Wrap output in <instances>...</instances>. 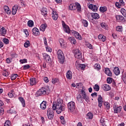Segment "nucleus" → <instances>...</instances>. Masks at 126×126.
I'll list each match as a JSON object with an SVG mask.
<instances>
[{
  "instance_id": "nucleus-24",
  "label": "nucleus",
  "mask_w": 126,
  "mask_h": 126,
  "mask_svg": "<svg viewBox=\"0 0 126 126\" xmlns=\"http://www.w3.org/2000/svg\"><path fill=\"white\" fill-rule=\"evenodd\" d=\"M43 56L44 60H45L46 62H50V60H51V58L50 57L49 55L46 53H44L43 54Z\"/></svg>"
},
{
  "instance_id": "nucleus-54",
  "label": "nucleus",
  "mask_w": 126,
  "mask_h": 126,
  "mask_svg": "<svg viewBox=\"0 0 126 126\" xmlns=\"http://www.w3.org/2000/svg\"><path fill=\"white\" fill-rule=\"evenodd\" d=\"M115 5L117 7H118V8H121V6H122V5L120 4V3H119L118 2H116L115 3Z\"/></svg>"
},
{
  "instance_id": "nucleus-49",
  "label": "nucleus",
  "mask_w": 126,
  "mask_h": 126,
  "mask_svg": "<svg viewBox=\"0 0 126 126\" xmlns=\"http://www.w3.org/2000/svg\"><path fill=\"white\" fill-rule=\"evenodd\" d=\"M20 63H27V59H24L23 60H20Z\"/></svg>"
},
{
  "instance_id": "nucleus-41",
  "label": "nucleus",
  "mask_w": 126,
  "mask_h": 126,
  "mask_svg": "<svg viewBox=\"0 0 126 126\" xmlns=\"http://www.w3.org/2000/svg\"><path fill=\"white\" fill-rule=\"evenodd\" d=\"M104 105L105 107H106V108L107 109V110H109L110 109V103L108 102H105L104 103Z\"/></svg>"
},
{
  "instance_id": "nucleus-64",
  "label": "nucleus",
  "mask_w": 126,
  "mask_h": 126,
  "mask_svg": "<svg viewBox=\"0 0 126 126\" xmlns=\"http://www.w3.org/2000/svg\"><path fill=\"white\" fill-rule=\"evenodd\" d=\"M23 126H33L32 124H24Z\"/></svg>"
},
{
  "instance_id": "nucleus-23",
  "label": "nucleus",
  "mask_w": 126,
  "mask_h": 126,
  "mask_svg": "<svg viewBox=\"0 0 126 126\" xmlns=\"http://www.w3.org/2000/svg\"><path fill=\"white\" fill-rule=\"evenodd\" d=\"M66 78L67 79H71L72 78V73L71 71L68 70L66 73Z\"/></svg>"
},
{
  "instance_id": "nucleus-48",
  "label": "nucleus",
  "mask_w": 126,
  "mask_h": 126,
  "mask_svg": "<svg viewBox=\"0 0 126 126\" xmlns=\"http://www.w3.org/2000/svg\"><path fill=\"white\" fill-rule=\"evenodd\" d=\"M122 79L124 83L126 84V74H124L123 75Z\"/></svg>"
},
{
  "instance_id": "nucleus-31",
  "label": "nucleus",
  "mask_w": 126,
  "mask_h": 126,
  "mask_svg": "<svg viewBox=\"0 0 126 126\" xmlns=\"http://www.w3.org/2000/svg\"><path fill=\"white\" fill-rule=\"evenodd\" d=\"M30 84L32 86H33V85H35V84H36V78H30Z\"/></svg>"
},
{
  "instance_id": "nucleus-12",
  "label": "nucleus",
  "mask_w": 126,
  "mask_h": 126,
  "mask_svg": "<svg viewBox=\"0 0 126 126\" xmlns=\"http://www.w3.org/2000/svg\"><path fill=\"white\" fill-rule=\"evenodd\" d=\"M63 26L64 28V31L66 33H69L70 32V30L69 29V27L67 25L64 23V22H63Z\"/></svg>"
},
{
  "instance_id": "nucleus-29",
  "label": "nucleus",
  "mask_w": 126,
  "mask_h": 126,
  "mask_svg": "<svg viewBox=\"0 0 126 126\" xmlns=\"http://www.w3.org/2000/svg\"><path fill=\"white\" fill-rule=\"evenodd\" d=\"M102 89H103L104 91H109V90H111V87L108 85H104L102 87Z\"/></svg>"
},
{
  "instance_id": "nucleus-4",
  "label": "nucleus",
  "mask_w": 126,
  "mask_h": 126,
  "mask_svg": "<svg viewBox=\"0 0 126 126\" xmlns=\"http://www.w3.org/2000/svg\"><path fill=\"white\" fill-rule=\"evenodd\" d=\"M67 108L68 111L70 113H72L75 110V102L73 101H70L67 104Z\"/></svg>"
},
{
  "instance_id": "nucleus-25",
  "label": "nucleus",
  "mask_w": 126,
  "mask_h": 126,
  "mask_svg": "<svg viewBox=\"0 0 126 126\" xmlns=\"http://www.w3.org/2000/svg\"><path fill=\"white\" fill-rule=\"evenodd\" d=\"M92 17L94 18V19H99L100 18V16L97 13H92Z\"/></svg>"
},
{
  "instance_id": "nucleus-1",
  "label": "nucleus",
  "mask_w": 126,
  "mask_h": 126,
  "mask_svg": "<svg viewBox=\"0 0 126 126\" xmlns=\"http://www.w3.org/2000/svg\"><path fill=\"white\" fill-rule=\"evenodd\" d=\"M52 109L54 111L56 110L57 114H61L65 110V105L63 103V100L59 98L56 102L53 103Z\"/></svg>"
},
{
  "instance_id": "nucleus-14",
  "label": "nucleus",
  "mask_w": 126,
  "mask_h": 126,
  "mask_svg": "<svg viewBox=\"0 0 126 126\" xmlns=\"http://www.w3.org/2000/svg\"><path fill=\"white\" fill-rule=\"evenodd\" d=\"M97 100L98 102V107L99 108H102V105L103 104V97H102V96H101V95H98Z\"/></svg>"
},
{
  "instance_id": "nucleus-15",
  "label": "nucleus",
  "mask_w": 126,
  "mask_h": 126,
  "mask_svg": "<svg viewBox=\"0 0 126 126\" xmlns=\"http://www.w3.org/2000/svg\"><path fill=\"white\" fill-rule=\"evenodd\" d=\"M32 33L34 36H39L40 35V32L37 28H34L32 29Z\"/></svg>"
},
{
  "instance_id": "nucleus-2",
  "label": "nucleus",
  "mask_w": 126,
  "mask_h": 126,
  "mask_svg": "<svg viewBox=\"0 0 126 126\" xmlns=\"http://www.w3.org/2000/svg\"><path fill=\"white\" fill-rule=\"evenodd\" d=\"M81 94H78L77 95V100L79 103H83V99L85 100L86 102H88V101H89V96L86 94V93H85L83 88H82V90H81Z\"/></svg>"
},
{
  "instance_id": "nucleus-60",
  "label": "nucleus",
  "mask_w": 126,
  "mask_h": 126,
  "mask_svg": "<svg viewBox=\"0 0 126 126\" xmlns=\"http://www.w3.org/2000/svg\"><path fill=\"white\" fill-rule=\"evenodd\" d=\"M44 80L46 83H48V82H49V78H48V77H45L44 78Z\"/></svg>"
},
{
  "instance_id": "nucleus-20",
  "label": "nucleus",
  "mask_w": 126,
  "mask_h": 126,
  "mask_svg": "<svg viewBox=\"0 0 126 126\" xmlns=\"http://www.w3.org/2000/svg\"><path fill=\"white\" fill-rule=\"evenodd\" d=\"M18 9V6L17 5H15L13 8L12 10V13L13 15H15L16 14V12H17V10Z\"/></svg>"
},
{
  "instance_id": "nucleus-11",
  "label": "nucleus",
  "mask_w": 126,
  "mask_h": 126,
  "mask_svg": "<svg viewBox=\"0 0 126 126\" xmlns=\"http://www.w3.org/2000/svg\"><path fill=\"white\" fill-rule=\"evenodd\" d=\"M4 11L6 13V14H8V15H10V14H11V10H10V9H9V7L7 5H5L3 7Z\"/></svg>"
},
{
  "instance_id": "nucleus-5",
  "label": "nucleus",
  "mask_w": 126,
  "mask_h": 126,
  "mask_svg": "<svg viewBox=\"0 0 126 126\" xmlns=\"http://www.w3.org/2000/svg\"><path fill=\"white\" fill-rule=\"evenodd\" d=\"M57 56L59 60L60 61L61 63H63V61H64V56L63 53L61 50H59L57 52Z\"/></svg>"
},
{
  "instance_id": "nucleus-16",
  "label": "nucleus",
  "mask_w": 126,
  "mask_h": 126,
  "mask_svg": "<svg viewBox=\"0 0 126 126\" xmlns=\"http://www.w3.org/2000/svg\"><path fill=\"white\" fill-rule=\"evenodd\" d=\"M76 67H77V69H78V70H79V69H81V70H84V69H85V64H78L76 65Z\"/></svg>"
},
{
  "instance_id": "nucleus-47",
  "label": "nucleus",
  "mask_w": 126,
  "mask_h": 126,
  "mask_svg": "<svg viewBox=\"0 0 126 126\" xmlns=\"http://www.w3.org/2000/svg\"><path fill=\"white\" fill-rule=\"evenodd\" d=\"M57 82H59V79L58 78L52 79V83L53 84H56Z\"/></svg>"
},
{
  "instance_id": "nucleus-62",
  "label": "nucleus",
  "mask_w": 126,
  "mask_h": 126,
  "mask_svg": "<svg viewBox=\"0 0 126 126\" xmlns=\"http://www.w3.org/2000/svg\"><path fill=\"white\" fill-rule=\"evenodd\" d=\"M3 109L2 107H0V115H2L3 114Z\"/></svg>"
},
{
  "instance_id": "nucleus-61",
  "label": "nucleus",
  "mask_w": 126,
  "mask_h": 126,
  "mask_svg": "<svg viewBox=\"0 0 126 126\" xmlns=\"http://www.w3.org/2000/svg\"><path fill=\"white\" fill-rule=\"evenodd\" d=\"M100 40H101V41H102V42H105V41H106V36L103 35L101 37V39Z\"/></svg>"
},
{
  "instance_id": "nucleus-27",
  "label": "nucleus",
  "mask_w": 126,
  "mask_h": 126,
  "mask_svg": "<svg viewBox=\"0 0 126 126\" xmlns=\"http://www.w3.org/2000/svg\"><path fill=\"white\" fill-rule=\"evenodd\" d=\"M52 18L54 20H57L58 19V17H59V15L57 13V12H55V11H53L52 12Z\"/></svg>"
},
{
  "instance_id": "nucleus-63",
  "label": "nucleus",
  "mask_w": 126,
  "mask_h": 126,
  "mask_svg": "<svg viewBox=\"0 0 126 126\" xmlns=\"http://www.w3.org/2000/svg\"><path fill=\"white\" fill-rule=\"evenodd\" d=\"M100 122L101 123V124H103V123H105V119L101 118L100 120Z\"/></svg>"
},
{
  "instance_id": "nucleus-55",
  "label": "nucleus",
  "mask_w": 126,
  "mask_h": 126,
  "mask_svg": "<svg viewBox=\"0 0 126 126\" xmlns=\"http://www.w3.org/2000/svg\"><path fill=\"white\" fill-rule=\"evenodd\" d=\"M60 45H61V46L62 47V48H63V49H64V48H65L66 47V45L64 42Z\"/></svg>"
},
{
  "instance_id": "nucleus-52",
  "label": "nucleus",
  "mask_w": 126,
  "mask_h": 126,
  "mask_svg": "<svg viewBox=\"0 0 126 126\" xmlns=\"http://www.w3.org/2000/svg\"><path fill=\"white\" fill-rule=\"evenodd\" d=\"M24 32L26 34V36L27 37H28V36H29V32H28V31H27V29L24 30Z\"/></svg>"
},
{
  "instance_id": "nucleus-21",
  "label": "nucleus",
  "mask_w": 126,
  "mask_h": 126,
  "mask_svg": "<svg viewBox=\"0 0 126 126\" xmlns=\"http://www.w3.org/2000/svg\"><path fill=\"white\" fill-rule=\"evenodd\" d=\"M113 71L115 75H119V74L121 73V72L120 71V68H119V67H114L113 69Z\"/></svg>"
},
{
  "instance_id": "nucleus-22",
  "label": "nucleus",
  "mask_w": 126,
  "mask_h": 126,
  "mask_svg": "<svg viewBox=\"0 0 126 126\" xmlns=\"http://www.w3.org/2000/svg\"><path fill=\"white\" fill-rule=\"evenodd\" d=\"M68 40L70 42V43H71V44H73V45H75L76 44V40L72 36L69 37L68 38Z\"/></svg>"
},
{
  "instance_id": "nucleus-18",
  "label": "nucleus",
  "mask_w": 126,
  "mask_h": 126,
  "mask_svg": "<svg viewBox=\"0 0 126 126\" xmlns=\"http://www.w3.org/2000/svg\"><path fill=\"white\" fill-rule=\"evenodd\" d=\"M105 73L106 75H108V76L112 77L113 76V74H112V71H111V70H110V68H105Z\"/></svg>"
},
{
  "instance_id": "nucleus-6",
  "label": "nucleus",
  "mask_w": 126,
  "mask_h": 126,
  "mask_svg": "<svg viewBox=\"0 0 126 126\" xmlns=\"http://www.w3.org/2000/svg\"><path fill=\"white\" fill-rule=\"evenodd\" d=\"M46 94H47V88L42 87L36 92L35 94L38 97L41 95H46Z\"/></svg>"
},
{
  "instance_id": "nucleus-46",
  "label": "nucleus",
  "mask_w": 126,
  "mask_h": 126,
  "mask_svg": "<svg viewBox=\"0 0 126 126\" xmlns=\"http://www.w3.org/2000/svg\"><path fill=\"white\" fill-rule=\"evenodd\" d=\"M11 126V123L10 121H6L5 123L4 126Z\"/></svg>"
},
{
  "instance_id": "nucleus-32",
  "label": "nucleus",
  "mask_w": 126,
  "mask_h": 126,
  "mask_svg": "<svg viewBox=\"0 0 126 126\" xmlns=\"http://www.w3.org/2000/svg\"><path fill=\"white\" fill-rule=\"evenodd\" d=\"M82 23L84 27H88V22L86 20H82Z\"/></svg>"
},
{
  "instance_id": "nucleus-57",
  "label": "nucleus",
  "mask_w": 126,
  "mask_h": 126,
  "mask_svg": "<svg viewBox=\"0 0 126 126\" xmlns=\"http://www.w3.org/2000/svg\"><path fill=\"white\" fill-rule=\"evenodd\" d=\"M47 52H49V53H52V49L51 48H49V47H46Z\"/></svg>"
},
{
  "instance_id": "nucleus-50",
  "label": "nucleus",
  "mask_w": 126,
  "mask_h": 126,
  "mask_svg": "<svg viewBox=\"0 0 126 126\" xmlns=\"http://www.w3.org/2000/svg\"><path fill=\"white\" fill-rule=\"evenodd\" d=\"M112 80H113V78H112L111 77H108L107 79V83L111 84V83H112Z\"/></svg>"
},
{
  "instance_id": "nucleus-13",
  "label": "nucleus",
  "mask_w": 126,
  "mask_h": 126,
  "mask_svg": "<svg viewBox=\"0 0 126 126\" xmlns=\"http://www.w3.org/2000/svg\"><path fill=\"white\" fill-rule=\"evenodd\" d=\"M72 33L73 34H74L76 39H78V40H82V37L81 36L80 34H79V33H78L76 31H73Z\"/></svg>"
},
{
  "instance_id": "nucleus-3",
  "label": "nucleus",
  "mask_w": 126,
  "mask_h": 126,
  "mask_svg": "<svg viewBox=\"0 0 126 126\" xmlns=\"http://www.w3.org/2000/svg\"><path fill=\"white\" fill-rule=\"evenodd\" d=\"M69 9L70 10H75V9H77V11H80L81 10V6L78 2L72 3L69 5Z\"/></svg>"
},
{
  "instance_id": "nucleus-51",
  "label": "nucleus",
  "mask_w": 126,
  "mask_h": 126,
  "mask_svg": "<svg viewBox=\"0 0 126 126\" xmlns=\"http://www.w3.org/2000/svg\"><path fill=\"white\" fill-rule=\"evenodd\" d=\"M94 66V68H96L97 69H100L101 68V66L99 64H95Z\"/></svg>"
},
{
  "instance_id": "nucleus-17",
  "label": "nucleus",
  "mask_w": 126,
  "mask_h": 126,
  "mask_svg": "<svg viewBox=\"0 0 126 126\" xmlns=\"http://www.w3.org/2000/svg\"><path fill=\"white\" fill-rule=\"evenodd\" d=\"M0 32H1L0 34L1 36H4L5 34H6V30H5V28L2 26H0Z\"/></svg>"
},
{
  "instance_id": "nucleus-43",
  "label": "nucleus",
  "mask_w": 126,
  "mask_h": 126,
  "mask_svg": "<svg viewBox=\"0 0 126 126\" xmlns=\"http://www.w3.org/2000/svg\"><path fill=\"white\" fill-rule=\"evenodd\" d=\"M2 41L3 42L4 44H5L6 45H8V44L9 43V40L7 38H4L2 40Z\"/></svg>"
},
{
  "instance_id": "nucleus-19",
  "label": "nucleus",
  "mask_w": 126,
  "mask_h": 126,
  "mask_svg": "<svg viewBox=\"0 0 126 126\" xmlns=\"http://www.w3.org/2000/svg\"><path fill=\"white\" fill-rule=\"evenodd\" d=\"M47 101H43L40 104V109L45 110L47 108Z\"/></svg>"
},
{
  "instance_id": "nucleus-56",
  "label": "nucleus",
  "mask_w": 126,
  "mask_h": 126,
  "mask_svg": "<svg viewBox=\"0 0 126 126\" xmlns=\"http://www.w3.org/2000/svg\"><path fill=\"white\" fill-rule=\"evenodd\" d=\"M101 27L102 28H106V26H107V24H106V23H102L100 24Z\"/></svg>"
},
{
  "instance_id": "nucleus-44",
  "label": "nucleus",
  "mask_w": 126,
  "mask_h": 126,
  "mask_svg": "<svg viewBox=\"0 0 126 126\" xmlns=\"http://www.w3.org/2000/svg\"><path fill=\"white\" fill-rule=\"evenodd\" d=\"M116 31L118 32H122L123 31V27L122 26H118L116 27Z\"/></svg>"
},
{
  "instance_id": "nucleus-53",
  "label": "nucleus",
  "mask_w": 126,
  "mask_h": 126,
  "mask_svg": "<svg viewBox=\"0 0 126 126\" xmlns=\"http://www.w3.org/2000/svg\"><path fill=\"white\" fill-rule=\"evenodd\" d=\"M87 46L88 48H89V49H90L91 50L93 49V46L91 45V44L88 43L87 44Z\"/></svg>"
},
{
  "instance_id": "nucleus-59",
  "label": "nucleus",
  "mask_w": 126,
  "mask_h": 126,
  "mask_svg": "<svg viewBox=\"0 0 126 126\" xmlns=\"http://www.w3.org/2000/svg\"><path fill=\"white\" fill-rule=\"evenodd\" d=\"M43 40H44V43L45 45L47 46L48 43L47 42V38L46 37H44Z\"/></svg>"
},
{
  "instance_id": "nucleus-36",
  "label": "nucleus",
  "mask_w": 126,
  "mask_h": 126,
  "mask_svg": "<svg viewBox=\"0 0 126 126\" xmlns=\"http://www.w3.org/2000/svg\"><path fill=\"white\" fill-rule=\"evenodd\" d=\"M47 9L46 8H43V10L41 11V13L42 14V15H43L44 16H45L46 17V16H47L48 15V14H47Z\"/></svg>"
},
{
  "instance_id": "nucleus-58",
  "label": "nucleus",
  "mask_w": 126,
  "mask_h": 126,
  "mask_svg": "<svg viewBox=\"0 0 126 126\" xmlns=\"http://www.w3.org/2000/svg\"><path fill=\"white\" fill-rule=\"evenodd\" d=\"M8 95L10 98H12L14 95H13V93H8Z\"/></svg>"
},
{
  "instance_id": "nucleus-34",
  "label": "nucleus",
  "mask_w": 126,
  "mask_h": 126,
  "mask_svg": "<svg viewBox=\"0 0 126 126\" xmlns=\"http://www.w3.org/2000/svg\"><path fill=\"white\" fill-rule=\"evenodd\" d=\"M28 26L29 27H33L34 26V22L32 20H29L28 22Z\"/></svg>"
},
{
  "instance_id": "nucleus-35",
  "label": "nucleus",
  "mask_w": 126,
  "mask_h": 126,
  "mask_svg": "<svg viewBox=\"0 0 126 126\" xmlns=\"http://www.w3.org/2000/svg\"><path fill=\"white\" fill-rule=\"evenodd\" d=\"M99 10L100 12L104 13L105 11H107V7L103 6V7H100L99 8Z\"/></svg>"
},
{
  "instance_id": "nucleus-9",
  "label": "nucleus",
  "mask_w": 126,
  "mask_h": 126,
  "mask_svg": "<svg viewBox=\"0 0 126 126\" xmlns=\"http://www.w3.org/2000/svg\"><path fill=\"white\" fill-rule=\"evenodd\" d=\"M47 115L49 120H53L54 119V111L53 110L49 108L47 110Z\"/></svg>"
},
{
  "instance_id": "nucleus-38",
  "label": "nucleus",
  "mask_w": 126,
  "mask_h": 126,
  "mask_svg": "<svg viewBox=\"0 0 126 126\" xmlns=\"http://www.w3.org/2000/svg\"><path fill=\"white\" fill-rule=\"evenodd\" d=\"M3 75L5 76V77H7L8 75H9V73H8V71L6 70H4L3 71Z\"/></svg>"
},
{
  "instance_id": "nucleus-33",
  "label": "nucleus",
  "mask_w": 126,
  "mask_h": 126,
  "mask_svg": "<svg viewBox=\"0 0 126 126\" xmlns=\"http://www.w3.org/2000/svg\"><path fill=\"white\" fill-rule=\"evenodd\" d=\"M87 118L90 120H92L93 119V113L89 112L88 114H87Z\"/></svg>"
},
{
  "instance_id": "nucleus-40",
  "label": "nucleus",
  "mask_w": 126,
  "mask_h": 126,
  "mask_svg": "<svg viewBox=\"0 0 126 126\" xmlns=\"http://www.w3.org/2000/svg\"><path fill=\"white\" fill-rule=\"evenodd\" d=\"M94 89L95 91H99V90H100V87H99V85L98 84H95L94 87Z\"/></svg>"
},
{
  "instance_id": "nucleus-8",
  "label": "nucleus",
  "mask_w": 126,
  "mask_h": 126,
  "mask_svg": "<svg viewBox=\"0 0 126 126\" xmlns=\"http://www.w3.org/2000/svg\"><path fill=\"white\" fill-rule=\"evenodd\" d=\"M113 109L114 113L118 114V113H121V111H122V106H118L117 103H114L113 105Z\"/></svg>"
},
{
  "instance_id": "nucleus-39",
  "label": "nucleus",
  "mask_w": 126,
  "mask_h": 126,
  "mask_svg": "<svg viewBox=\"0 0 126 126\" xmlns=\"http://www.w3.org/2000/svg\"><path fill=\"white\" fill-rule=\"evenodd\" d=\"M24 47L25 48H28V47H30V41L29 40H27L25 43H24Z\"/></svg>"
},
{
  "instance_id": "nucleus-28",
  "label": "nucleus",
  "mask_w": 126,
  "mask_h": 126,
  "mask_svg": "<svg viewBox=\"0 0 126 126\" xmlns=\"http://www.w3.org/2000/svg\"><path fill=\"white\" fill-rule=\"evenodd\" d=\"M19 100L20 101L23 107H25L26 104H25V99L22 97H19Z\"/></svg>"
},
{
  "instance_id": "nucleus-30",
  "label": "nucleus",
  "mask_w": 126,
  "mask_h": 126,
  "mask_svg": "<svg viewBox=\"0 0 126 126\" xmlns=\"http://www.w3.org/2000/svg\"><path fill=\"white\" fill-rule=\"evenodd\" d=\"M46 28H47V24H43L41 25L40 27V31H42V32H44V31H45Z\"/></svg>"
},
{
  "instance_id": "nucleus-42",
  "label": "nucleus",
  "mask_w": 126,
  "mask_h": 126,
  "mask_svg": "<svg viewBox=\"0 0 126 126\" xmlns=\"http://www.w3.org/2000/svg\"><path fill=\"white\" fill-rule=\"evenodd\" d=\"M17 76H18V75H17V74H14L11 76V80H15Z\"/></svg>"
},
{
  "instance_id": "nucleus-26",
  "label": "nucleus",
  "mask_w": 126,
  "mask_h": 126,
  "mask_svg": "<svg viewBox=\"0 0 126 126\" xmlns=\"http://www.w3.org/2000/svg\"><path fill=\"white\" fill-rule=\"evenodd\" d=\"M116 19L117 21L121 22L125 20V18L123 16L118 15L116 16Z\"/></svg>"
},
{
  "instance_id": "nucleus-45",
  "label": "nucleus",
  "mask_w": 126,
  "mask_h": 126,
  "mask_svg": "<svg viewBox=\"0 0 126 126\" xmlns=\"http://www.w3.org/2000/svg\"><path fill=\"white\" fill-rule=\"evenodd\" d=\"M29 68H30V65L28 64L24 65L23 66V69H24V70H25L26 69H29Z\"/></svg>"
},
{
  "instance_id": "nucleus-7",
  "label": "nucleus",
  "mask_w": 126,
  "mask_h": 126,
  "mask_svg": "<svg viewBox=\"0 0 126 126\" xmlns=\"http://www.w3.org/2000/svg\"><path fill=\"white\" fill-rule=\"evenodd\" d=\"M75 58L76 59H80L82 58V54H81V51L78 49H76L73 51Z\"/></svg>"
},
{
  "instance_id": "nucleus-10",
  "label": "nucleus",
  "mask_w": 126,
  "mask_h": 126,
  "mask_svg": "<svg viewBox=\"0 0 126 126\" xmlns=\"http://www.w3.org/2000/svg\"><path fill=\"white\" fill-rule=\"evenodd\" d=\"M88 7L89 8H90V9H92L93 11H94L95 12H96V11H97L98 10V7H97L96 5L90 4L88 5Z\"/></svg>"
},
{
  "instance_id": "nucleus-37",
  "label": "nucleus",
  "mask_w": 126,
  "mask_h": 126,
  "mask_svg": "<svg viewBox=\"0 0 126 126\" xmlns=\"http://www.w3.org/2000/svg\"><path fill=\"white\" fill-rule=\"evenodd\" d=\"M121 12L122 14H123V16L126 18V10L124 8H122L121 9Z\"/></svg>"
}]
</instances>
